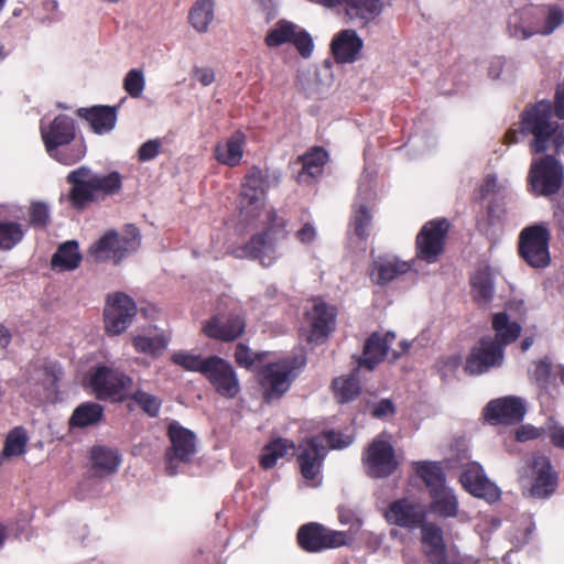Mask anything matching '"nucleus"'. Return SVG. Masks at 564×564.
<instances>
[{"instance_id":"obj_31","label":"nucleus","mask_w":564,"mask_h":564,"mask_svg":"<svg viewBox=\"0 0 564 564\" xmlns=\"http://www.w3.org/2000/svg\"><path fill=\"white\" fill-rule=\"evenodd\" d=\"M122 462L116 448L96 445L90 451V466L95 476L106 477L117 473Z\"/></svg>"},{"instance_id":"obj_41","label":"nucleus","mask_w":564,"mask_h":564,"mask_svg":"<svg viewBox=\"0 0 564 564\" xmlns=\"http://www.w3.org/2000/svg\"><path fill=\"white\" fill-rule=\"evenodd\" d=\"M535 524L529 514H522L516 522L511 524L508 531L510 543L519 549L527 544L532 536Z\"/></svg>"},{"instance_id":"obj_36","label":"nucleus","mask_w":564,"mask_h":564,"mask_svg":"<svg viewBox=\"0 0 564 564\" xmlns=\"http://www.w3.org/2000/svg\"><path fill=\"white\" fill-rule=\"evenodd\" d=\"M470 282L474 300L480 305L488 304L492 300L495 293L492 275L489 269H479L471 276Z\"/></svg>"},{"instance_id":"obj_2","label":"nucleus","mask_w":564,"mask_h":564,"mask_svg":"<svg viewBox=\"0 0 564 564\" xmlns=\"http://www.w3.org/2000/svg\"><path fill=\"white\" fill-rule=\"evenodd\" d=\"M66 180L72 185L68 198L72 206L77 209H83L100 197L117 194L122 186L121 175L118 172L100 175L87 166L73 170Z\"/></svg>"},{"instance_id":"obj_62","label":"nucleus","mask_w":564,"mask_h":564,"mask_svg":"<svg viewBox=\"0 0 564 564\" xmlns=\"http://www.w3.org/2000/svg\"><path fill=\"white\" fill-rule=\"evenodd\" d=\"M542 429H538L533 425L525 424L517 429L516 438L519 442H527L539 438L542 435Z\"/></svg>"},{"instance_id":"obj_13","label":"nucleus","mask_w":564,"mask_h":564,"mask_svg":"<svg viewBox=\"0 0 564 564\" xmlns=\"http://www.w3.org/2000/svg\"><path fill=\"white\" fill-rule=\"evenodd\" d=\"M135 314L137 305L130 296L123 293L108 295L104 310L106 332L111 336L124 333Z\"/></svg>"},{"instance_id":"obj_63","label":"nucleus","mask_w":564,"mask_h":564,"mask_svg":"<svg viewBox=\"0 0 564 564\" xmlns=\"http://www.w3.org/2000/svg\"><path fill=\"white\" fill-rule=\"evenodd\" d=\"M194 78L204 87L212 85L216 79L215 70L210 67H194Z\"/></svg>"},{"instance_id":"obj_51","label":"nucleus","mask_w":564,"mask_h":564,"mask_svg":"<svg viewBox=\"0 0 564 564\" xmlns=\"http://www.w3.org/2000/svg\"><path fill=\"white\" fill-rule=\"evenodd\" d=\"M134 402L150 416H158L161 409V400L145 391L138 390L132 394Z\"/></svg>"},{"instance_id":"obj_54","label":"nucleus","mask_w":564,"mask_h":564,"mask_svg":"<svg viewBox=\"0 0 564 564\" xmlns=\"http://www.w3.org/2000/svg\"><path fill=\"white\" fill-rule=\"evenodd\" d=\"M371 215L364 203H361L354 214V229L358 237L365 238L368 235L367 228L370 224Z\"/></svg>"},{"instance_id":"obj_60","label":"nucleus","mask_w":564,"mask_h":564,"mask_svg":"<svg viewBox=\"0 0 564 564\" xmlns=\"http://www.w3.org/2000/svg\"><path fill=\"white\" fill-rule=\"evenodd\" d=\"M551 371H552L551 362L547 359L540 360L534 366V369L532 371V378L535 380V382L539 386L545 387L549 382Z\"/></svg>"},{"instance_id":"obj_48","label":"nucleus","mask_w":564,"mask_h":564,"mask_svg":"<svg viewBox=\"0 0 564 564\" xmlns=\"http://www.w3.org/2000/svg\"><path fill=\"white\" fill-rule=\"evenodd\" d=\"M171 359L175 365L181 366L185 370L196 371L203 375L207 368V364L209 362V357L202 358L199 355H194L187 351L174 352Z\"/></svg>"},{"instance_id":"obj_16","label":"nucleus","mask_w":564,"mask_h":564,"mask_svg":"<svg viewBox=\"0 0 564 564\" xmlns=\"http://www.w3.org/2000/svg\"><path fill=\"white\" fill-rule=\"evenodd\" d=\"M529 176L535 192L550 195L556 193L562 186L564 171L556 159L546 155L532 162Z\"/></svg>"},{"instance_id":"obj_56","label":"nucleus","mask_w":564,"mask_h":564,"mask_svg":"<svg viewBox=\"0 0 564 564\" xmlns=\"http://www.w3.org/2000/svg\"><path fill=\"white\" fill-rule=\"evenodd\" d=\"M291 43L295 45L303 57L307 58L312 55L314 48L313 40L311 35L300 26L296 28L295 35L292 37Z\"/></svg>"},{"instance_id":"obj_26","label":"nucleus","mask_w":564,"mask_h":564,"mask_svg":"<svg viewBox=\"0 0 564 564\" xmlns=\"http://www.w3.org/2000/svg\"><path fill=\"white\" fill-rule=\"evenodd\" d=\"M412 264L395 257H384L375 260L370 269V279L379 285H386L397 278L408 273Z\"/></svg>"},{"instance_id":"obj_11","label":"nucleus","mask_w":564,"mask_h":564,"mask_svg":"<svg viewBox=\"0 0 564 564\" xmlns=\"http://www.w3.org/2000/svg\"><path fill=\"white\" fill-rule=\"evenodd\" d=\"M422 550L432 564H476L469 555H462L456 547H447L444 543L443 531L433 523L421 525Z\"/></svg>"},{"instance_id":"obj_18","label":"nucleus","mask_w":564,"mask_h":564,"mask_svg":"<svg viewBox=\"0 0 564 564\" xmlns=\"http://www.w3.org/2000/svg\"><path fill=\"white\" fill-rule=\"evenodd\" d=\"M503 362V347L491 337L482 338L475 346L465 364L468 375H481L491 368L500 367Z\"/></svg>"},{"instance_id":"obj_19","label":"nucleus","mask_w":564,"mask_h":564,"mask_svg":"<svg viewBox=\"0 0 564 564\" xmlns=\"http://www.w3.org/2000/svg\"><path fill=\"white\" fill-rule=\"evenodd\" d=\"M215 390L225 398H235L239 390V380L232 366L225 359L212 356L204 372Z\"/></svg>"},{"instance_id":"obj_12","label":"nucleus","mask_w":564,"mask_h":564,"mask_svg":"<svg viewBox=\"0 0 564 564\" xmlns=\"http://www.w3.org/2000/svg\"><path fill=\"white\" fill-rule=\"evenodd\" d=\"M550 232L543 224L524 228L520 234L519 251L528 264L544 268L550 263Z\"/></svg>"},{"instance_id":"obj_52","label":"nucleus","mask_w":564,"mask_h":564,"mask_svg":"<svg viewBox=\"0 0 564 564\" xmlns=\"http://www.w3.org/2000/svg\"><path fill=\"white\" fill-rule=\"evenodd\" d=\"M50 155L65 165H72L84 158L85 148L83 144H74L70 148L63 149L55 148Z\"/></svg>"},{"instance_id":"obj_47","label":"nucleus","mask_w":564,"mask_h":564,"mask_svg":"<svg viewBox=\"0 0 564 564\" xmlns=\"http://www.w3.org/2000/svg\"><path fill=\"white\" fill-rule=\"evenodd\" d=\"M122 87L131 98H140L145 89L144 70L141 68H131L128 70L123 77Z\"/></svg>"},{"instance_id":"obj_7","label":"nucleus","mask_w":564,"mask_h":564,"mask_svg":"<svg viewBox=\"0 0 564 564\" xmlns=\"http://www.w3.org/2000/svg\"><path fill=\"white\" fill-rule=\"evenodd\" d=\"M362 463L367 475L372 478H384L392 475L399 467L392 436L380 433L367 446L362 454Z\"/></svg>"},{"instance_id":"obj_32","label":"nucleus","mask_w":564,"mask_h":564,"mask_svg":"<svg viewBox=\"0 0 564 564\" xmlns=\"http://www.w3.org/2000/svg\"><path fill=\"white\" fill-rule=\"evenodd\" d=\"M394 338L393 333H386L384 335L372 334L366 341L359 367H366L368 370L375 369L383 357L388 356L390 345Z\"/></svg>"},{"instance_id":"obj_46","label":"nucleus","mask_w":564,"mask_h":564,"mask_svg":"<svg viewBox=\"0 0 564 564\" xmlns=\"http://www.w3.org/2000/svg\"><path fill=\"white\" fill-rule=\"evenodd\" d=\"M28 436L22 427L13 429L7 436L2 455L7 458L17 457L25 452Z\"/></svg>"},{"instance_id":"obj_53","label":"nucleus","mask_w":564,"mask_h":564,"mask_svg":"<svg viewBox=\"0 0 564 564\" xmlns=\"http://www.w3.org/2000/svg\"><path fill=\"white\" fill-rule=\"evenodd\" d=\"M50 221V208L43 202H33L30 206V224L35 228H44Z\"/></svg>"},{"instance_id":"obj_10","label":"nucleus","mask_w":564,"mask_h":564,"mask_svg":"<svg viewBox=\"0 0 564 564\" xmlns=\"http://www.w3.org/2000/svg\"><path fill=\"white\" fill-rule=\"evenodd\" d=\"M140 246V234L137 227L128 225L122 236L110 230L91 245L89 252L96 261L113 260L118 263Z\"/></svg>"},{"instance_id":"obj_25","label":"nucleus","mask_w":564,"mask_h":564,"mask_svg":"<svg viewBox=\"0 0 564 564\" xmlns=\"http://www.w3.org/2000/svg\"><path fill=\"white\" fill-rule=\"evenodd\" d=\"M42 138L48 153L55 148L68 144L75 135L74 121L68 116L61 115L48 128H41Z\"/></svg>"},{"instance_id":"obj_50","label":"nucleus","mask_w":564,"mask_h":564,"mask_svg":"<svg viewBox=\"0 0 564 564\" xmlns=\"http://www.w3.org/2000/svg\"><path fill=\"white\" fill-rule=\"evenodd\" d=\"M268 352H253L246 345L239 344L236 348V362L247 369H257Z\"/></svg>"},{"instance_id":"obj_55","label":"nucleus","mask_w":564,"mask_h":564,"mask_svg":"<svg viewBox=\"0 0 564 564\" xmlns=\"http://www.w3.org/2000/svg\"><path fill=\"white\" fill-rule=\"evenodd\" d=\"M564 22V12L556 7L549 9L544 18L540 35H549L554 32Z\"/></svg>"},{"instance_id":"obj_23","label":"nucleus","mask_w":564,"mask_h":564,"mask_svg":"<svg viewBox=\"0 0 564 564\" xmlns=\"http://www.w3.org/2000/svg\"><path fill=\"white\" fill-rule=\"evenodd\" d=\"M245 327V321L238 315L229 317L217 315L203 323L202 332L213 339L232 341L242 335Z\"/></svg>"},{"instance_id":"obj_64","label":"nucleus","mask_w":564,"mask_h":564,"mask_svg":"<svg viewBox=\"0 0 564 564\" xmlns=\"http://www.w3.org/2000/svg\"><path fill=\"white\" fill-rule=\"evenodd\" d=\"M500 525V520L497 518H484L477 523L476 529L477 532L480 534L482 541H485L489 533L496 529H498Z\"/></svg>"},{"instance_id":"obj_14","label":"nucleus","mask_w":564,"mask_h":564,"mask_svg":"<svg viewBox=\"0 0 564 564\" xmlns=\"http://www.w3.org/2000/svg\"><path fill=\"white\" fill-rule=\"evenodd\" d=\"M297 541L303 550L319 552L346 545L351 541V536L344 531L329 530L318 523H308L299 530Z\"/></svg>"},{"instance_id":"obj_61","label":"nucleus","mask_w":564,"mask_h":564,"mask_svg":"<svg viewBox=\"0 0 564 564\" xmlns=\"http://www.w3.org/2000/svg\"><path fill=\"white\" fill-rule=\"evenodd\" d=\"M522 14H527L529 17V25L530 29L533 31L532 36L540 34L539 30H542L543 24V14L540 10L534 8H525L521 10Z\"/></svg>"},{"instance_id":"obj_17","label":"nucleus","mask_w":564,"mask_h":564,"mask_svg":"<svg viewBox=\"0 0 564 564\" xmlns=\"http://www.w3.org/2000/svg\"><path fill=\"white\" fill-rule=\"evenodd\" d=\"M445 219L426 223L416 237L417 259L434 263L443 252L445 236L448 231Z\"/></svg>"},{"instance_id":"obj_35","label":"nucleus","mask_w":564,"mask_h":564,"mask_svg":"<svg viewBox=\"0 0 564 564\" xmlns=\"http://www.w3.org/2000/svg\"><path fill=\"white\" fill-rule=\"evenodd\" d=\"M215 0H196L188 13L191 25L199 33L208 30L214 20Z\"/></svg>"},{"instance_id":"obj_6","label":"nucleus","mask_w":564,"mask_h":564,"mask_svg":"<svg viewBox=\"0 0 564 564\" xmlns=\"http://www.w3.org/2000/svg\"><path fill=\"white\" fill-rule=\"evenodd\" d=\"M89 386L98 399L122 401L131 392L132 379L117 368L100 365L90 370Z\"/></svg>"},{"instance_id":"obj_1","label":"nucleus","mask_w":564,"mask_h":564,"mask_svg":"<svg viewBox=\"0 0 564 564\" xmlns=\"http://www.w3.org/2000/svg\"><path fill=\"white\" fill-rule=\"evenodd\" d=\"M264 181L262 172L252 167L242 184L238 208L245 220L263 216L264 230L251 237L243 246L232 248L230 254L236 259L258 260L263 267H271L279 258L276 245L288 234V220L275 209H263Z\"/></svg>"},{"instance_id":"obj_37","label":"nucleus","mask_w":564,"mask_h":564,"mask_svg":"<svg viewBox=\"0 0 564 564\" xmlns=\"http://www.w3.org/2000/svg\"><path fill=\"white\" fill-rule=\"evenodd\" d=\"M327 153L321 148H315L301 158L302 171L299 173L300 182H308L322 174L323 166L326 163Z\"/></svg>"},{"instance_id":"obj_43","label":"nucleus","mask_w":564,"mask_h":564,"mask_svg":"<svg viewBox=\"0 0 564 564\" xmlns=\"http://www.w3.org/2000/svg\"><path fill=\"white\" fill-rule=\"evenodd\" d=\"M104 409L98 403H84L77 406L70 417L73 426L86 427L98 423L102 417Z\"/></svg>"},{"instance_id":"obj_9","label":"nucleus","mask_w":564,"mask_h":564,"mask_svg":"<svg viewBox=\"0 0 564 564\" xmlns=\"http://www.w3.org/2000/svg\"><path fill=\"white\" fill-rule=\"evenodd\" d=\"M61 369L54 361L39 358L31 361L23 372V382L39 399L53 401L56 398Z\"/></svg>"},{"instance_id":"obj_3","label":"nucleus","mask_w":564,"mask_h":564,"mask_svg":"<svg viewBox=\"0 0 564 564\" xmlns=\"http://www.w3.org/2000/svg\"><path fill=\"white\" fill-rule=\"evenodd\" d=\"M521 132L532 134L531 152L541 153L550 148L560 151L564 145V132L552 121V104L546 100L528 109L522 117Z\"/></svg>"},{"instance_id":"obj_22","label":"nucleus","mask_w":564,"mask_h":564,"mask_svg":"<svg viewBox=\"0 0 564 564\" xmlns=\"http://www.w3.org/2000/svg\"><path fill=\"white\" fill-rule=\"evenodd\" d=\"M527 412L525 403L518 397H505L492 400L485 408V416L495 423H514L523 419Z\"/></svg>"},{"instance_id":"obj_33","label":"nucleus","mask_w":564,"mask_h":564,"mask_svg":"<svg viewBox=\"0 0 564 564\" xmlns=\"http://www.w3.org/2000/svg\"><path fill=\"white\" fill-rule=\"evenodd\" d=\"M431 502L429 512L441 518L456 517L458 512V500L454 491L447 486L430 491Z\"/></svg>"},{"instance_id":"obj_45","label":"nucleus","mask_w":564,"mask_h":564,"mask_svg":"<svg viewBox=\"0 0 564 564\" xmlns=\"http://www.w3.org/2000/svg\"><path fill=\"white\" fill-rule=\"evenodd\" d=\"M25 235L21 224L0 220V250H11L20 243Z\"/></svg>"},{"instance_id":"obj_58","label":"nucleus","mask_w":564,"mask_h":564,"mask_svg":"<svg viewBox=\"0 0 564 564\" xmlns=\"http://www.w3.org/2000/svg\"><path fill=\"white\" fill-rule=\"evenodd\" d=\"M506 189V183H500L496 175H487L480 185L482 198H488Z\"/></svg>"},{"instance_id":"obj_24","label":"nucleus","mask_w":564,"mask_h":564,"mask_svg":"<svg viewBox=\"0 0 564 564\" xmlns=\"http://www.w3.org/2000/svg\"><path fill=\"white\" fill-rule=\"evenodd\" d=\"M425 517L423 508L408 499L392 502L386 512V519L389 523L410 529L421 527Z\"/></svg>"},{"instance_id":"obj_44","label":"nucleus","mask_w":564,"mask_h":564,"mask_svg":"<svg viewBox=\"0 0 564 564\" xmlns=\"http://www.w3.org/2000/svg\"><path fill=\"white\" fill-rule=\"evenodd\" d=\"M297 25L285 20H281L270 29L265 36V44L270 47L280 46L285 43H291L292 37L295 35Z\"/></svg>"},{"instance_id":"obj_38","label":"nucleus","mask_w":564,"mask_h":564,"mask_svg":"<svg viewBox=\"0 0 564 564\" xmlns=\"http://www.w3.org/2000/svg\"><path fill=\"white\" fill-rule=\"evenodd\" d=\"M492 328L496 332V338L500 345H509L518 339L521 333V326L517 322H511L506 313H497L492 318Z\"/></svg>"},{"instance_id":"obj_27","label":"nucleus","mask_w":564,"mask_h":564,"mask_svg":"<svg viewBox=\"0 0 564 564\" xmlns=\"http://www.w3.org/2000/svg\"><path fill=\"white\" fill-rule=\"evenodd\" d=\"M120 105L94 106L91 108H80L77 113L87 120L91 130L97 134H106L112 131L117 123V110Z\"/></svg>"},{"instance_id":"obj_21","label":"nucleus","mask_w":564,"mask_h":564,"mask_svg":"<svg viewBox=\"0 0 564 564\" xmlns=\"http://www.w3.org/2000/svg\"><path fill=\"white\" fill-rule=\"evenodd\" d=\"M306 321L310 326L306 339L316 343L326 337L335 327V310L321 301H313L306 312Z\"/></svg>"},{"instance_id":"obj_15","label":"nucleus","mask_w":564,"mask_h":564,"mask_svg":"<svg viewBox=\"0 0 564 564\" xmlns=\"http://www.w3.org/2000/svg\"><path fill=\"white\" fill-rule=\"evenodd\" d=\"M167 435L171 447L166 452V473L174 476L177 473L175 462H188L194 456L196 452V436L192 431L183 427L177 422L170 423Z\"/></svg>"},{"instance_id":"obj_4","label":"nucleus","mask_w":564,"mask_h":564,"mask_svg":"<svg viewBox=\"0 0 564 564\" xmlns=\"http://www.w3.org/2000/svg\"><path fill=\"white\" fill-rule=\"evenodd\" d=\"M352 443V437L343 435L335 431H328L304 441L300 445L297 462L300 464L302 476L306 480L315 481L313 485H319L318 475L323 460L327 454V446L335 449H343Z\"/></svg>"},{"instance_id":"obj_20","label":"nucleus","mask_w":564,"mask_h":564,"mask_svg":"<svg viewBox=\"0 0 564 564\" xmlns=\"http://www.w3.org/2000/svg\"><path fill=\"white\" fill-rule=\"evenodd\" d=\"M460 482L468 492L487 501H496L500 496L499 488L487 478L479 463L471 462L464 466Z\"/></svg>"},{"instance_id":"obj_29","label":"nucleus","mask_w":564,"mask_h":564,"mask_svg":"<svg viewBox=\"0 0 564 564\" xmlns=\"http://www.w3.org/2000/svg\"><path fill=\"white\" fill-rule=\"evenodd\" d=\"M362 48V40L352 30L339 32L332 41V51L338 63L355 62Z\"/></svg>"},{"instance_id":"obj_59","label":"nucleus","mask_w":564,"mask_h":564,"mask_svg":"<svg viewBox=\"0 0 564 564\" xmlns=\"http://www.w3.org/2000/svg\"><path fill=\"white\" fill-rule=\"evenodd\" d=\"M503 72L512 73V64L509 63L505 57H494L488 67V76L492 79L501 78Z\"/></svg>"},{"instance_id":"obj_39","label":"nucleus","mask_w":564,"mask_h":564,"mask_svg":"<svg viewBox=\"0 0 564 564\" xmlns=\"http://www.w3.org/2000/svg\"><path fill=\"white\" fill-rule=\"evenodd\" d=\"M82 256L76 241H67L63 243L52 258L53 268L59 270H74L78 267Z\"/></svg>"},{"instance_id":"obj_42","label":"nucleus","mask_w":564,"mask_h":564,"mask_svg":"<svg viewBox=\"0 0 564 564\" xmlns=\"http://www.w3.org/2000/svg\"><path fill=\"white\" fill-rule=\"evenodd\" d=\"M293 451V442L285 438H278L263 448V453L261 455V465L265 469L272 468L275 466L280 458L284 457L289 452Z\"/></svg>"},{"instance_id":"obj_57","label":"nucleus","mask_w":564,"mask_h":564,"mask_svg":"<svg viewBox=\"0 0 564 564\" xmlns=\"http://www.w3.org/2000/svg\"><path fill=\"white\" fill-rule=\"evenodd\" d=\"M162 141L160 139H151L141 144L138 150V159L140 162L154 160L161 152Z\"/></svg>"},{"instance_id":"obj_28","label":"nucleus","mask_w":564,"mask_h":564,"mask_svg":"<svg viewBox=\"0 0 564 564\" xmlns=\"http://www.w3.org/2000/svg\"><path fill=\"white\" fill-rule=\"evenodd\" d=\"M169 336L154 326L139 330L132 336V345L137 352L156 357L167 347Z\"/></svg>"},{"instance_id":"obj_5","label":"nucleus","mask_w":564,"mask_h":564,"mask_svg":"<svg viewBox=\"0 0 564 564\" xmlns=\"http://www.w3.org/2000/svg\"><path fill=\"white\" fill-rule=\"evenodd\" d=\"M518 474L520 482L530 486L533 497L546 498L556 489L557 474L545 455L536 454L525 459Z\"/></svg>"},{"instance_id":"obj_30","label":"nucleus","mask_w":564,"mask_h":564,"mask_svg":"<svg viewBox=\"0 0 564 564\" xmlns=\"http://www.w3.org/2000/svg\"><path fill=\"white\" fill-rule=\"evenodd\" d=\"M246 145V135L236 131L232 135L218 142L214 150V156L220 164L235 167L240 164Z\"/></svg>"},{"instance_id":"obj_34","label":"nucleus","mask_w":564,"mask_h":564,"mask_svg":"<svg viewBox=\"0 0 564 564\" xmlns=\"http://www.w3.org/2000/svg\"><path fill=\"white\" fill-rule=\"evenodd\" d=\"M358 371L359 369L357 368L348 375H343L334 379L333 390L338 402H350L360 394L361 387L358 378Z\"/></svg>"},{"instance_id":"obj_49","label":"nucleus","mask_w":564,"mask_h":564,"mask_svg":"<svg viewBox=\"0 0 564 564\" xmlns=\"http://www.w3.org/2000/svg\"><path fill=\"white\" fill-rule=\"evenodd\" d=\"M529 17L522 14L521 10L511 14L508 19V34L516 40H528L532 36L530 29Z\"/></svg>"},{"instance_id":"obj_40","label":"nucleus","mask_w":564,"mask_h":564,"mask_svg":"<svg viewBox=\"0 0 564 564\" xmlns=\"http://www.w3.org/2000/svg\"><path fill=\"white\" fill-rule=\"evenodd\" d=\"M413 468L416 475L425 482L429 491L445 486L442 468L432 462H414Z\"/></svg>"},{"instance_id":"obj_8","label":"nucleus","mask_w":564,"mask_h":564,"mask_svg":"<svg viewBox=\"0 0 564 564\" xmlns=\"http://www.w3.org/2000/svg\"><path fill=\"white\" fill-rule=\"evenodd\" d=\"M302 366L303 360L288 357L263 367L260 370V381L264 390V398L272 400L283 395L299 376Z\"/></svg>"}]
</instances>
